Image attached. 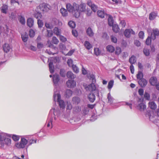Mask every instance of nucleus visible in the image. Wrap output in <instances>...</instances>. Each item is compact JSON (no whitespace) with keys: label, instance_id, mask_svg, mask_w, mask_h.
<instances>
[{"label":"nucleus","instance_id":"obj_1","mask_svg":"<svg viewBox=\"0 0 159 159\" xmlns=\"http://www.w3.org/2000/svg\"><path fill=\"white\" fill-rule=\"evenodd\" d=\"M37 139L33 135H26L21 136L20 140L15 144V146L18 149H23L26 146L28 147L37 143Z\"/></svg>","mask_w":159,"mask_h":159},{"label":"nucleus","instance_id":"obj_2","mask_svg":"<svg viewBox=\"0 0 159 159\" xmlns=\"http://www.w3.org/2000/svg\"><path fill=\"white\" fill-rule=\"evenodd\" d=\"M59 80V76L58 74H55L53 75L52 80L55 86L54 90V94L53 96V98L55 102L57 101L58 102L60 108L63 109H64L65 107V104L63 100L61 99V95L59 93L58 88L56 87L58 85Z\"/></svg>","mask_w":159,"mask_h":159},{"label":"nucleus","instance_id":"obj_3","mask_svg":"<svg viewBox=\"0 0 159 159\" xmlns=\"http://www.w3.org/2000/svg\"><path fill=\"white\" fill-rule=\"evenodd\" d=\"M63 112L61 113L59 108H54L51 109L50 111L48 116V120L47 124V126L50 129L52 127V124L55 122L58 118H61V115H62ZM62 116L63 115H62Z\"/></svg>","mask_w":159,"mask_h":159},{"label":"nucleus","instance_id":"obj_4","mask_svg":"<svg viewBox=\"0 0 159 159\" xmlns=\"http://www.w3.org/2000/svg\"><path fill=\"white\" fill-rule=\"evenodd\" d=\"M10 134L3 132L0 133V146L2 148L11 146V140Z\"/></svg>","mask_w":159,"mask_h":159},{"label":"nucleus","instance_id":"obj_5","mask_svg":"<svg viewBox=\"0 0 159 159\" xmlns=\"http://www.w3.org/2000/svg\"><path fill=\"white\" fill-rule=\"evenodd\" d=\"M75 5L74 16L75 17L78 18L79 17L81 12L85 11L86 4L84 3H82L79 5L75 3Z\"/></svg>","mask_w":159,"mask_h":159},{"label":"nucleus","instance_id":"obj_6","mask_svg":"<svg viewBox=\"0 0 159 159\" xmlns=\"http://www.w3.org/2000/svg\"><path fill=\"white\" fill-rule=\"evenodd\" d=\"M156 114L157 116L159 117V109H158L155 112L153 111H147L146 112L145 116L146 117H148L151 121L156 123L157 120L155 118Z\"/></svg>","mask_w":159,"mask_h":159},{"label":"nucleus","instance_id":"obj_7","mask_svg":"<svg viewBox=\"0 0 159 159\" xmlns=\"http://www.w3.org/2000/svg\"><path fill=\"white\" fill-rule=\"evenodd\" d=\"M9 31L8 26L6 25H4L3 26L0 25V34L4 33L7 34Z\"/></svg>","mask_w":159,"mask_h":159},{"label":"nucleus","instance_id":"obj_8","mask_svg":"<svg viewBox=\"0 0 159 159\" xmlns=\"http://www.w3.org/2000/svg\"><path fill=\"white\" fill-rule=\"evenodd\" d=\"M88 5L91 7L92 10L94 12H96L98 10V7L97 5L93 3L90 0H88L87 2Z\"/></svg>","mask_w":159,"mask_h":159},{"label":"nucleus","instance_id":"obj_9","mask_svg":"<svg viewBox=\"0 0 159 159\" xmlns=\"http://www.w3.org/2000/svg\"><path fill=\"white\" fill-rule=\"evenodd\" d=\"M157 36H159V30L157 28H155L152 30V33L151 34L152 39H155Z\"/></svg>","mask_w":159,"mask_h":159},{"label":"nucleus","instance_id":"obj_10","mask_svg":"<svg viewBox=\"0 0 159 159\" xmlns=\"http://www.w3.org/2000/svg\"><path fill=\"white\" fill-rule=\"evenodd\" d=\"M131 34H135V32L131 29H127L124 32V34L127 38H129Z\"/></svg>","mask_w":159,"mask_h":159},{"label":"nucleus","instance_id":"obj_11","mask_svg":"<svg viewBox=\"0 0 159 159\" xmlns=\"http://www.w3.org/2000/svg\"><path fill=\"white\" fill-rule=\"evenodd\" d=\"M67 86L69 88H74L76 85V82L74 80H69L66 82Z\"/></svg>","mask_w":159,"mask_h":159},{"label":"nucleus","instance_id":"obj_12","mask_svg":"<svg viewBox=\"0 0 159 159\" xmlns=\"http://www.w3.org/2000/svg\"><path fill=\"white\" fill-rule=\"evenodd\" d=\"M75 3H74L72 6L70 3H67L66 4V7L68 11L70 12H72L74 11L75 13Z\"/></svg>","mask_w":159,"mask_h":159},{"label":"nucleus","instance_id":"obj_13","mask_svg":"<svg viewBox=\"0 0 159 159\" xmlns=\"http://www.w3.org/2000/svg\"><path fill=\"white\" fill-rule=\"evenodd\" d=\"M95 83H92L91 84H89L86 88L87 89L90 91H93L96 90V87L95 85Z\"/></svg>","mask_w":159,"mask_h":159},{"label":"nucleus","instance_id":"obj_14","mask_svg":"<svg viewBox=\"0 0 159 159\" xmlns=\"http://www.w3.org/2000/svg\"><path fill=\"white\" fill-rule=\"evenodd\" d=\"M138 83L142 87H145L147 84V81L146 79L143 78L139 80Z\"/></svg>","mask_w":159,"mask_h":159},{"label":"nucleus","instance_id":"obj_15","mask_svg":"<svg viewBox=\"0 0 159 159\" xmlns=\"http://www.w3.org/2000/svg\"><path fill=\"white\" fill-rule=\"evenodd\" d=\"M157 11H152L150 13L149 18L151 20H154L157 16Z\"/></svg>","mask_w":159,"mask_h":159},{"label":"nucleus","instance_id":"obj_16","mask_svg":"<svg viewBox=\"0 0 159 159\" xmlns=\"http://www.w3.org/2000/svg\"><path fill=\"white\" fill-rule=\"evenodd\" d=\"M11 49L10 45L8 43H5L3 46V49L6 53L9 52Z\"/></svg>","mask_w":159,"mask_h":159},{"label":"nucleus","instance_id":"obj_17","mask_svg":"<svg viewBox=\"0 0 159 159\" xmlns=\"http://www.w3.org/2000/svg\"><path fill=\"white\" fill-rule=\"evenodd\" d=\"M157 80L156 77L153 76L149 80L150 84L153 86L155 85L157 82Z\"/></svg>","mask_w":159,"mask_h":159},{"label":"nucleus","instance_id":"obj_18","mask_svg":"<svg viewBox=\"0 0 159 159\" xmlns=\"http://www.w3.org/2000/svg\"><path fill=\"white\" fill-rule=\"evenodd\" d=\"M27 24L29 27H32L34 24V20L31 18H29L27 20Z\"/></svg>","mask_w":159,"mask_h":159},{"label":"nucleus","instance_id":"obj_19","mask_svg":"<svg viewBox=\"0 0 159 159\" xmlns=\"http://www.w3.org/2000/svg\"><path fill=\"white\" fill-rule=\"evenodd\" d=\"M8 6L6 4H3L1 7V11L2 13L6 14L7 12Z\"/></svg>","mask_w":159,"mask_h":159},{"label":"nucleus","instance_id":"obj_20","mask_svg":"<svg viewBox=\"0 0 159 159\" xmlns=\"http://www.w3.org/2000/svg\"><path fill=\"white\" fill-rule=\"evenodd\" d=\"M11 136L10 138H11L15 142L18 141L20 139V136L15 134H11Z\"/></svg>","mask_w":159,"mask_h":159},{"label":"nucleus","instance_id":"obj_21","mask_svg":"<svg viewBox=\"0 0 159 159\" xmlns=\"http://www.w3.org/2000/svg\"><path fill=\"white\" fill-rule=\"evenodd\" d=\"M18 20L20 23L22 25H24L25 24V20L24 16L21 15L18 16Z\"/></svg>","mask_w":159,"mask_h":159},{"label":"nucleus","instance_id":"obj_22","mask_svg":"<svg viewBox=\"0 0 159 159\" xmlns=\"http://www.w3.org/2000/svg\"><path fill=\"white\" fill-rule=\"evenodd\" d=\"M21 35L22 41L24 42H26L28 39V35L27 33L25 32L24 34H21Z\"/></svg>","mask_w":159,"mask_h":159},{"label":"nucleus","instance_id":"obj_23","mask_svg":"<svg viewBox=\"0 0 159 159\" xmlns=\"http://www.w3.org/2000/svg\"><path fill=\"white\" fill-rule=\"evenodd\" d=\"M148 105L149 107L152 109L155 110L157 108V105L154 102H149L148 103Z\"/></svg>","mask_w":159,"mask_h":159},{"label":"nucleus","instance_id":"obj_24","mask_svg":"<svg viewBox=\"0 0 159 159\" xmlns=\"http://www.w3.org/2000/svg\"><path fill=\"white\" fill-rule=\"evenodd\" d=\"M89 101L92 102H93L95 99V95L93 93H90L88 96Z\"/></svg>","mask_w":159,"mask_h":159},{"label":"nucleus","instance_id":"obj_25","mask_svg":"<svg viewBox=\"0 0 159 159\" xmlns=\"http://www.w3.org/2000/svg\"><path fill=\"white\" fill-rule=\"evenodd\" d=\"M72 101L73 103L75 104H78L80 102V98L77 97H73L72 99Z\"/></svg>","mask_w":159,"mask_h":159},{"label":"nucleus","instance_id":"obj_26","mask_svg":"<svg viewBox=\"0 0 159 159\" xmlns=\"http://www.w3.org/2000/svg\"><path fill=\"white\" fill-rule=\"evenodd\" d=\"M41 9L43 11L47 12L49 11V8L48 7V5L45 4H43Z\"/></svg>","mask_w":159,"mask_h":159},{"label":"nucleus","instance_id":"obj_27","mask_svg":"<svg viewBox=\"0 0 159 159\" xmlns=\"http://www.w3.org/2000/svg\"><path fill=\"white\" fill-rule=\"evenodd\" d=\"M107 98L108 99V102L111 104L112 103L114 98L111 96L110 93H109L107 94Z\"/></svg>","mask_w":159,"mask_h":159},{"label":"nucleus","instance_id":"obj_28","mask_svg":"<svg viewBox=\"0 0 159 159\" xmlns=\"http://www.w3.org/2000/svg\"><path fill=\"white\" fill-rule=\"evenodd\" d=\"M67 77L69 78L74 79L75 78V75L73 73L70 71L68 72L66 74Z\"/></svg>","mask_w":159,"mask_h":159},{"label":"nucleus","instance_id":"obj_29","mask_svg":"<svg viewBox=\"0 0 159 159\" xmlns=\"http://www.w3.org/2000/svg\"><path fill=\"white\" fill-rule=\"evenodd\" d=\"M86 33L90 37H92L94 35V33L90 27H89L86 30Z\"/></svg>","mask_w":159,"mask_h":159},{"label":"nucleus","instance_id":"obj_30","mask_svg":"<svg viewBox=\"0 0 159 159\" xmlns=\"http://www.w3.org/2000/svg\"><path fill=\"white\" fill-rule=\"evenodd\" d=\"M49 71L51 73H53L54 72V67L53 62L50 61L49 64Z\"/></svg>","mask_w":159,"mask_h":159},{"label":"nucleus","instance_id":"obj_31","mask_svg":"<svg viewBox=\"0 0 159 159\" xmlns=\"http://www.w3.org/2000/svg\"><path fill=\"white\" fill-rule=\"evenodd\" d=\"M60 12L63 16H66L67 15L68 11L66 9L63 8H61L60 9Z\"/></svg>","mask_w":159,"mask_h":159},{"label":"nucleus","instance_id":"obj_32","mask_svg":"<svg viewBox=\"0 0 159 159\" xmlns=\"http://www.w3.org/2000/svg\"><path fill=\"white\" fill-rule=\"evenodd\" d=\"M72 108V106L71 104L69 102H67L66 103V111L70 112Z\"/></svg>","mask_w":159,"mask_h":159},{"label":"nucleus","instance_id":"obj_33","mask_svg":"<svg viewBox=\"0 0 159 159\" xmlns=\"http://www.w3.org/2000/svg\"><path fill=\"white\" fill-rule=\"evenodd\" d=\"M136 61V57L134 55L132 56L129 59V61L131 64H134Z\"/></svg>","mask_w":159,"mask_h":159},{"label":"nucleus","instance_id":"obj_34","mask_svg":"<svg viewBox=\"0 0 159 159\" xmlns=\"http://www.w3.org/2000/svg\"><path fill=\"white\" fill-rule=\"evenodd\" d=\"M53 31L54 34L57 36L60 35L61 34V30L57 27H55L54 28Z\"/></svg>","mask_w":159,"mask_h":159},{"label":"nucleus","instance_id":"obj_35","mask_svg":"<svg viewBox=\"0 0 159 159\" xmlns=\"http://www.w3.org/2000/svg\"><path fill=\"white\" fill-rule=\"evenodd\" d=\"M108 23L109 26H112L113 25L114 21L112 17L110 15H109L108 19Z\"/></svg>","mask_w":159,"mask_h":159},{"label":"nucleus","instance_id":"obj_36","mask_svg":"<svg viewBox=\"0 0 159 159\" xmlns=\"http://www.w3.org/2000/svg\"><path fill=\"white\" fill-rule=\"evenodd\" d=\"M97 14L99 17L102 18H103L105 15V13L104 11L98 10L97 12Z\"/></svg>","mask_w":159,"mask_h":159},{"label":"nucleus","instance_id":"obj_37","mask_svg":"<svg viewBox=\"0 0 159 159\" xmlns=\"http://www.w3.org/2000/svg\"><path fill=\"white\" fill-rule=\"evenodd\" d=\"M73 92L70 89H67L65 92V95L66 98H69L72 94Z\"/></svg>","mask_w":159,"mask_h":159},{"label":"nucleus","instance_id":"obj_38","mask_svg":"<svg viewBox=\"0 0 159 159\" xmlns=\"http://www.w3.org/2000/svg\"><path fill=\"white\" fill-rule=\"evenodd\" d=\"M84 45L85 48L88 50L90 49L92 47V45L88 41L85 42Z\"/></svg>","mask_w":159,"mask_h":159},{"label":"nucleus","instance_id":"obj_39","mask_svg":"<svg viewBox=\"0 0 159 159\" xmlns=\"http://www.w3.org/2000/svg\"><path fill=\"white\" fill-rule=\"evenodd\" d=\"M112 30L115 33L118 32L120 30V29L118 25L116 24L113 25L112 26Z\"/></svg>","mask_w":159,"mask_h":159},{"label":"nucleus","instance_id":"obj_40","mask_svg":"<svg viewBox=\"0 0 159 159\" xmlns=\"http://www.w3.org/2000/svg\"><path fill=\"white\" fill-rule=\"evenodd\" d=\"M114 81L113 80H110L108 83L107 88L110 91L114 85Z\"/></svg>","mask_w":159,"mask_h":159},{"label":"nucleus","instance_id":"obj_41","mask_svg":"<svg viewBox=\"0 0 159 159\" xmlns=\"http://www.w3.org/2000/svg\"><path fill=\"white\" fill-rule=\"evenodd\" d=\"M107 51L111 52H113L115 50L114 48L111 45H108L107 47Z\"/></svg>","mask_w":159,"mask_h":159},{"label":"nucleus","instance_id":"obj_42","mask_svg":"<svg viewBox=\"0 0 159 159\" xmlns=\"http://www.w3.org/2000/svg\"><path fill=\"white\" fill-rule=\"evenodd\" d=\"M94 53L96 56H99L101 54V51L98 48H95L94 49Z\"/></svg>","mask_w":159,"mask_h":159},{"label":"nucleus","instance_id":"obj_43","mask_svg":"<svg viewBox=\"0 0 159 159\" xmlns=\"http://www.w3.org/2000/svg\"><path fill=\"white\" fill-rule=\"evenodd\" d=\"M68 24L69 26L72 28H74L75 27V22L73 21H70L68 23Z\"/></svg>","mask_w":159,"mask_h":159},{"label":"nucleus","instance_id":"obj_44","mask_svg":"<svg viewBox=\"0 0 159 159\" xmlns=\"http://www.w3.org/2000/svg\"><path fill=\"white\" fill-rule=\"evenodd\" d=\"M146 105L143 103H141L139 104L138 107L140 110H141L142 109L143 110H144L146 108Z\"/></svg>","mask_w":159,"mask_h":159},{"label":"nucleus","instance_id":"obj_45","mask_svg":"<svg viewBox=\"0 0 159 159\" xmlns=\"http://www.w3.org/2000/svg\"><path fill=\"white\" fill-rule=\"evenodd\" d=\"M143 74L142 72L141 71H139L138 74L137 75V79H139V80L143 79Z\"/></svg>","mask_w":159,"mask_h":159},{"label":"nucleus","instance_id":"obj_46","mask_svg":"<svg viewBox=\"0 0 159 159\" xmlns=\"http://www.w3.org/2000/svg\"><path fill=\"white\" fill-rule=\"evenodd\" d=\"M88 77L90 80H92V83L96 82V79L94 75L93 74L90 75L88 76Z\"/></svg>","mask_w":159,"mask_h":159},{"label":"nucleus","instance_id":"obj_47","mask_svg":"<svg viewBox=\"0 0 159 159\" xmlns=\"http://www.w3.org/2000/svg\"><path fill=\"white\" fill-rule=\"evenodd\" d=\"M34 17L36 19H38V20L40 19L41 18L42 16L41 14L39 12H37V13H35L34 14Z\"/></svg>","mask_w":159,"mask_h":159},{"label":"nucleus","instance_id":"obj_48","mask_svg":"<svg viewBox=\"0 0 159 159\" xmlns=\"http://www.w3.org/2000/svg\"><path fill=\"white\" fill-rule=\"evenodd\" d=\"M72 67L73 71L75 73H77L79 72V69L75 65H73Z\"/></svg>","mask_w":159,"mask_h":159},{"label":"nucleus","instance_id":"obj_49","mask_svg":"<svg viewBox=\"0 0 159 159\" xmlns=\"http://www.w3.org/2000/svg\"><path fill=\"white\" fill-rule=\"evenodd\" d=\"M151 39H152L151 36H148L146 41V43L147 45H149L150 44L151 42Z\"/></svg>","mask_w":159,"mask_h":159},{"label":"nucleus","instance_id":"obj_50","mask_svg":"<svg viewBox=\"0 0 159 159\" xmlns=\"http://www.w3.org/2000/svg\"><path fill=\"white\" fill-rule=\"evenodd\" d=\"M144 96L146 100H150V95L149 93L145 92Z\"/></svg>","mask_w":159,"mask_h":159},{"label":"nucleus","instance_id":"obj_51","mask_svg":"<svg viewBox=\"0 0 159 159\" xmlns=\"http://www.w3.org/2000/svg\"><path fill=\"white\" fill-rule=\"evenodd\" d=\"M81 108L79 106H76L73 108L74 111L75 112H78L81 111Z\"/></svg>","mask_w":159,"mask_h":159},{"label":"nucleus","instance_id":"obj_52","mask_svg":"<svg viewBox=\"0 0 159 159\" xmlns=\"http://www.w3.org/2000/svg\"><path fill=\"white\" fill-rule=\"evenodd\" d=\"M143 52L144 54L146 56H148L150 54L149 51L147 49L144 48L143 50Z\"/></svg>","mask_w":159,"mask_h":159},{"label":"nucleus","instance_id":"obj_53","mask_svg":"<svg viewBox=\"0 0 159 159\" xmlns=\"http://www.w3.org/2000/svg\"><path fill=\"white\" fill-rule=\"evenodd\" d=\"M52 43L54 44H57L59 42L58 39L55 37H53L52 39Z\"/></svg>","mask_w":159,"mask_h":159},{"label":"nucleus","instance_id":"obj_54","mask_svg":"<svg viewBox=\"0 0 159 159\" xmlns=\"http://www.w3.org/2000/svg\"><path fill=\"white\" fill-rule=\"evenodd\" d=\"M59 48L62 51L65 50L66 49L65 45L63 43H60L59 44Z\"/></svg>","mask_w":159,"mask_h":159},{"label":"nucleus","instance_id":"obj_55","mask_svg":"<svg viewBox=\"0 0 159 159\" xmlns=\"http://www.w3.org/2000/svg\"><path fill=\"white\" fill-rule=\"evenodd\" d=\"M121 48L119 47H117L116 48L115 54L117 55L119 54L121 52Z\"/></svg>","mask_w":159,"mask_h":159},{"label":"nucleus","instance_id":"obj_56","mask_svg":"<svg viewBox=\"0 0 159 159\" xmlns=\"http://www.w3.org/2000/svg\"><path fill=\"white\" fill-rule=\"evenodd\" d=\"M38 27L39 28H41L43 25V23L41 20L40 19L38 20Z\"/></svg>","mask_w":159,"mask_h":159},{"label":"nucleus","instance_id":"obj_57","mask_svg":"<svg viewBox=\"0 0 159 159\" xmlns=\"http://www.w3.org/2000/svg\"><path fill=\"white\" fill-rule=\"evenodd\" d=\"M5 59V54L3 52H0V61Z\"/></svg>","mask_w":159,"mask_h":159},{"label":"nucleus","instance_id":"obj_58","mask_svg":"<svg viewBox=\"0 0 159 159\" xmlns=\"http://www.w3.org/2000/svg\"><path fill=\"white\" fill-rule=\"evenodd\" d=\"M29 36L30 37H33L35 34V32L32 30H30L29 31Z\"/></svg>","mask_w":159,"mask_h":159},{"label":"nucleus","instance_id":"obj_59","mask_svg":"<svg viewBox=\"0 0 159 159\" xmlns=\"http://www.w3.org/2000/svg\"><path fill=\"white\" fill-rule=\"evenodd\" d=\"M7 61V60L4 59V60L2 61H0V67H3L6 64V62Z\"/></svg>","mask_w":159,"mask_h":159},{"label":"nucleus","instance_id":"obj_60","mask_svg":"<svg viewBox=\"0 0 159 159\" xmlns=\"http://www.w3.org/2000/svg\"><path fill=\"white\" fill-rule=\"evenodd\" d=\"M111 41L115 43H116L117 42V39L113 35H111Z\"/></svg>","mask_w":159,"mask_h":159},{"label":"nucleus","instance_id":"obj_61","mask_svg":"<svg viewBox=\"0 0 159 159\" xmlns=\"http://www.w3.org/2000/svg\"><path fill=\"white\" fill-rule=\"evenodd\" d=\"M92 13V12L90 9H87L86 10V14L87 16H91Z\"/></svg>","mask_w":159,"mask_h":159},{"label":"nucleus","instance_id":"obj_62","mask_svg":"<svg viewBox=\"0 0 159 159\" xmlns=\"http://www.w3.org/2000/svg\"><path fill=\"white\" fill-rule=\"evenodd\" d=\"M60 74L62 76L64 77L66 75V73L65 72V71L63 69H61L60 70Z\"/></svg>","mask_w":159,"mask_h":159},{"label":"nucleus","instance_id":"obj_63","mask_svg":"<svg viewBox=\"0 0 159 159\" xmlns=\"http://www.w3.org/2000/svg\"><path fill=\"white\" fill-rule=\"evenodd\" d=\"M139 36L140 38L143 39L144 37V32L142 31H140L139 34Z\"/></svg>","mask_w":159,"mask_h":159},{"label":"nucleus","instance_id":"obj_64","mask_svg":"<svg viewBox=\"0 0 159 159\" xmlns=\"http://www.w3.org/2000/svg\"><path fill=\"white\" fill-rule=\"evenodd\" d=\"M75 50L73 49L72 50H70L66 54H65L66 56H71L72 55L73 53L74 52Z\"/></svg>","mask_w":159,"mask_h":159}]
</instances>
